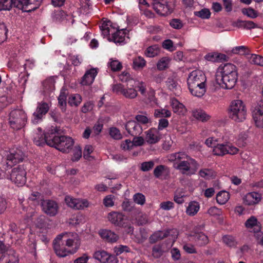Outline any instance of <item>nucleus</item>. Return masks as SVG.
<instances>
[{
    "mask_svg": "<svg viewBox=\"0 0 263 263\" xmlns=\"http://www.w3.org/2000/svg\"><path fill=\"white\" fill-rule=\"evenodd\" d=\"M168 159L173 163L174 168L186 176L195 174L199 167L196 160L183 152L171 154L168 156Z\"/></svg>",
    "mask_w": 263,
    "mask_h": 263,
    "instance_id": "1",
    "label": "nucleus"
},
{
    "mask_svg": "<svg viewBox=\"0 0 263 263\" xmlns=\"http://www.w3.org/2000/svg\"><path fill=\"white\" fill-rule=\"evenodd\" d=\"M206 78L203 71L195 70L190 72L187 83L191 94L199 98L202 97L206 92Z\"/></svg>",
    "mask_w": 263,
    "mask_h": 263,
    "instance_id": "2",
    "label": "nucleus"
},
{
    "mask_svg": "<svg viewBox=\"0 0 263 263\" xmlns=\"http://www.w3.org/2000/svg\"><path fill=\"white\" fill-rule=\"evenodd\" d=\"M57 127L54 128V134L52 138L47 137L48 145L55 147L57 149L64 153L69 152L73 144V140L67 136H58L56 134L59 133Z\"/></svg>",
    "mask_w": 263,
    "mask_h": 263,
    "instance_id": "3",
    "label": "nucleus"
},
{
    "mask_svg": "<svg viewBox=\"0 0 263 263\" xmlns=\"http://www.w3.org/2000/svg\"><path fill=\"white\" fill-rule=\"evenodd\" d=\"M229 117L236 122H243L246 119L247 108L241 100L232 101L229 109Z\"/></svg>",
    "mask_w": 263,
    "mask_h": 263,
    "instance_id": "4",
    "label": "nucleus"
},
{
    "mask_svg": "<svg viewBox=\"0 0 263 263\" xmlns=\"http://www.w3.org/2000/svg\"><path fill=\"white\" fill-rule=\"evenodd\" d=\"M27 121V116L22 109H14L9 114V124L15 130L23 128Z\"/></svg>",
    "mask_w": 263,
    "mask_h": 263,
    "instance_id": "5",
    "label": "nucleus"
},
{
    "mask_svg": "<svg viewBox=\"0 0 263 263\" xmlns=\"http://www.w3.org/2000/svg\"><path fill=\"white\" fill-rule=\"evenodd\" d=\"M107 219L112 224L123 228L127 227V232L132 233L134 228L130 226L129 220L122 213L111 212L108 214Z\"/></svg>",
    "mask_w": 263,
    "mask_h": 263,
    "instance_id": "6",
    "label": "nucleus"
},
{
    "mask_svg": "<svg viewBox=\"0 0 263 263\" xmlns=\"http://www.w3.org/2000/svg\"><path fill=\"white\" fill-rule=\"evenodd\" d=\"M66 242V246L71 248L72 253L75 252L80 245V239L78 235L73 232H65L58 235L57 236V240H62Z\"/></svg>",
    "mask_w": 263,
    "mask_h": 263,
    "instance_id": "7",
    "label": "nucleus"
},
{
    "mask_svg": "<svg viewBox=\"0 0 263 263\" xmlns=\"http://www.w3.org/2000/svg\"><path fill=\"white\" fill-rule=\"evenodd\" d=\"M24 157V155L23 152L18 148H13L5 151L4 156L6 164L10 167L22 162Z\"/></svg>",
    "mask_w": 263,
    "mask_h": 263,
    "instance_id": "8",
    "label": "nucleus"
},
{
    "mask_svg": "<svg viewBox=\"0 0 263 263\" xmlns=\"http://www.w3.org/2000/svg\"><path fill=\"white\" fill-rule=\"evenodd\" d=\"M178 235V232L177 229H168L155 232L150 237V239L152 242H155L165 238H168L173 243L177 238Z\"/></svg>",
    "mask_w": 263,
    "mask_h": 263,
    "instance_id": "9",
    "label": "nucleus"
},
{
    "mask_svg": "<svg viewBox=\"0 0 263 263\" xmlns=\"http://www.w3.org/2000/svg\"><path fill=\"white\" fill-rule=\"evenodd\" d=\"M153 7L158 14L166 16L170 14L173 12L174 8V4L173 2L161 0L154 2Z\"/></svg>",
    "mask_w": 263,
    "mask_h": 263,
    "instance_id": "10",
    "label": "nucleus"
},
{
    "mask_svg": "<svg viewBox=\"0 0 263 263\" xmlns=\"http://www.w3.org/2000/svg\"><path fill=\"white\" fill-rule=\"evenodd\" d=\"M26 172L24 166L19 165L12 170L9 178L15 184L22 186L26 182Z\"/></svg>",
    "mask_w": 263,
    "mask_h": 263,
    "instance_id": "11",
    "label": "nucleus"
},
{
    "mask_svg": "<svg viewBox=\"0 0 263 263\" xmlns=\"http://www.w3.org/2000/svg\"><path fill=\"white\" fill-rule=\"evenodd\" d=\"M134 87L127 85L125 87L123 85L118 84L113 85L112 89L114 92L120 93L127 99H133L138 96V92Z\"/></svg>",
    "mask_w": 263,
    "mask_h": 263,
    "instance_id": "12",
    "label": "nucleus"
},
{
    "mask_svg": "<svg viewBox=\"0 0 263 263\" xmlns=\"http://www.w3.org/2000/svg\"><path fill=\"white\" fill-rule=\"evenodd\" d=\"M238 75L237 68L231 63L221 64L217 69L215 77L220 78L226 76Z\"/></svg>",
    "mask_w": 263,
    "mask_h": 263,
    "instance_id": "13",
    "label": "nucleus"
},
{
    "mask_svg": "<svg viewBox=\"0 0 263 263\" xmlns=\"http://www.w3.org/2000/svg\"><path fill=\"white\" fill-rule=\"evenodd\" d=\"M65 201L68 206L75 210H83L89 205L87 200L74 198L70 196L65 197Z\"/></svg>",
    "mask_w": 263,
    "mask_h": 263,
    "instance_id": "14",
    "label": "nucleus"
},
{
    "mask_svg": "<svg viewBox=\"0 0 263 263\" xmlns=\"http://www.w3.org/2000/svg\"><path fill=\"white\" fill-rule=\"evenodd\" d=\"M0 251V263H18V258L14 250L7 248Z\"/></svg>",
    "mask_w": 263,
    "mask_h": 263,
    "instance_id": "15",
    "label": "nucleus"
},
{
    "mask_svg": "<svg viewBox=\"0 0 263 263\" xmlns=\"http://www.w3.org/2000/svg\"><path fill=\"white\" fill-rule=\"evenodd\" d=\"M252 117L256 126L263 128V101H259L252 109Z\"/></svg>",
    "mask_w": 263,
    "mask_h": 263,
    "instance_id": "16",
    "label": "nucleus"
},
{
    "mask_svg": "<svg viewBox=\"0 0 263 263\" xmlns=\"http://www.w3.org/2000/svg\"><path fill=\"white\" fill-rule=\"evenodd\" d=\"M238 80V75L216 78V81L219 86L224 89H232Z\"/></svg>",
    "mask_w": 263,
    "mask_h": 263,
    "instance_id": "17",
    "label": "nucleus"
},
{
    "mask_svg": "<svg viewBox=\"0 0 263 263\" xmlns=\"http://www.w3.org/2000/svg\"><path fill=\"white\" fill-rule=\"evenodd\" d=\"M54 128H55V127L52 126L51 129L49 130L45 135L42 134L40 128H37V133L34 135V143L38 146H41L45 143L48 145L47 137L52 138L54 134Z\"/></svg>",
    "mask_w": 263,
    "mask_h": 263,
    "instance_id": "18",
    "label": "nucleus"
},
{
    "mask_svg": "<svg viewBox=\"0 0 263 263\" xmlns=\"http://www.w3.org/2000/svg\"><path fill=\"white\" fill-rule=\"evenodd\" d=\"M43 211L50 216H55L58 212L59 207L57 203L50 200H43L42 203Z\"/></svg>",
    "mask_w": 263,
    "mask_h": 263,
    "instance_id": "19",
    "label": "nucleus"
},
{
    "mask_svg": "<svg viewBox=\"0 0 263 263\" xmlns=\"http://www.w3.org/2000/svg\"><path fill=\"white\" fill-rule=\"evenodd\" d=\"M49 108V105L46 103H42L39 104L36 111L33 114L32 122L34 124L37 123L45 115Z\"/></svg>",
    "mask_w": 263,
    "mask_h": 263,
    "instance_id": "20",
    "label": "nucleus"
},
{
    "mask_svg": "<svg viewBox=\"0 0 263 263\" xmlns=\"http://www.w3.org/2000/svg\"><path fill=\"white\" fill-rule=\"evenodd\" d=\"M116 26L110 21H103L101 25L100 26L102 35L105 37H109V35L111 34L112 36L117 30Z\"/></svg>",
    "mask_w": 263,
    "mask_h": 263,
    "instance_id": "21",
    "label": "nucleus"
},
{
    "mask_svg": "<svg viewBox=\"0 0 263 263\" xmlns=\"http://www.w3.org/2000/svg\"><path fill=\"white\" fill-rule=\"evenodd\" d=\"M165 85L168 90L175 95H178L181 92V88L177 79L174 76L168 77L165 81Z\"/></svg>",
    "mask_w": 263,
    "mask_h": 263,
    "instance_id": "22",
    "label": "nucleus"
},
{
    "mask_svg": "<svg viewBox=\"0 0 263 263\" xmlns=\"http://www.w3.org/2000/svg\"><path fill=\"white\" fill-rule=\"evenodd\" d=\"M125 127L128 133L132 136L140 135L142 128L139 123L136 121H129L125 125Z\"/></svg>",
    "mask_w": 263,
    "mask_h": 263,
    "instance_id": "23",
    "label": "nucleus"
},
{
    "mask_svg": "<svg viewBox=\"0 0 263 263\" xmlns=\"http://www.w3.org/2000/svg\"><path fill=\"white\" fill-rule=\"evenodd\" d=\"M98 72V69L95 68L87 70L82 78L81 85L84 86L91 85L93 82Z\"/></svg>",
    "mask_w": 263,
    "mask_h": 263,
    "instance_id": "24",
    "label": "nucleus"
},
{
    "mask_svg": "<svg viewBox=\"0 0 263 263\" xmlns=\"http://www.w3.org/2000/svg\"><path fill=\"white\" fill-rule=\"evenodd\" d=\"M53 244L55 253L60 257H64L69 254L72 253L71 250L65 249L63 247L62 240H57V237L53 240Z\"/></svg>",
    "mask_w": 263,
    "mask_h": 263,
    "instance_id": "25",
    "label": "nucleus"
},
{
    "mask_svg": "<svg viewBox=\"0 0 263 263\" xmlns=\"http://www.w3.org/2000/svg\"><path fill=\"white\" fill-rule=\"evenodd\" d=\"M161 139V134L156 128H151L146 132V141L149 144L157 143Z\"/></svg>",
    "mask_w": 263,
    "mask_h": 263,
    "instance_id": "26",
    "label": "nucleus"
},
{
    "mask_svg": "<svg viewBox=\"0 0 263 263\" xmlns=\"http://www.w3.org/2000/svg\"><path fill=\"white\" fill-rule=\"evenodd\" d=\"M12 6L22 8L20 0H0V11L10 10Z\"/></svg>",
    "mask_w": 263,
    "mask_h": 263,
    "instance_id": "27",
    "label": "nucleus"
},
{
    "mask_svg": "<svg viewBox=\"0 0 263 263\" xmlns=\"http://www.w3.org/2000/svg\"><path fill=\"white\" fill-rule=\"evenodd\" d=\"M170 103L175 113L180 115H184L186 112L187 109L185 106L176 98H171Z\"/></svg>",
    "mask_w": 263,
    "mask_h": 263,
    "instance_id": "28",
    "label": "nucleus"
},
{
    "mask_svg": "<svg viewBox=\"0 0 263 263\" xmlns=\"http://www.w3.org/2000/svg\"><path fill=\"white\" fill-rule=\"evenodd\" d=\"M128 37L126 36V30H116L113 36L111 41L116 44L121 45L127 42Z\"/></svg>",
    "mask_w": 263,
    "mask_h": 263,
    "instance_id": "29",
    "label": "nucleus"
},
{
    "mask_svg": "<svg viewBox=\"0 0 263 263\" xmlns=\"http://www.w3.org/2000/svg\"><path fill=\"white\" fill-rule=\"evenodd\" d=\"M99 234L103 239L110 242H115L119 238L118 235L109 230H100Z\"/></svg>",
    "mask_w": 263,
    "mask_h": 263,
    "instance_id": "30",
    "label": "nucleus"
},
{
    "mask_svg": "<svg viewBox=\"0 0 263 263\" xmlns=\"http://www.w3.org/2000/svg\"><path fill=\"white\" fill-rule=\"evenodd\" d=\"M261 197L257 192H250L246 194L243 198V202L245 204L251 205L258 203L261 200Z\"/></svg>",
    "mask_w": 263,
    "mask_h": 263,
    "instance_id": "31",
    "label": "nucleus"
},
{
    "mask_svg": "<svg viewBox=\"0 0 263 263\" xmlns=\"http://www.w3.org/2000/svg\"><path fill=\"white\" fill-rule=\"evenodd\" d=\"M154 176L158 178H165L170 174L169 168L165 165H160L154 170Z\"/></svg>",
    "mask_w": 263,
    "mask_h": 263,
    "instance_id": "32",
    "label": "nucleus"
},
{
    "mask_svg": "<svg viewBox=\"0 0 263 263\" xmlns=\"http://www.w3.org/2000/svg\"><path fill=\"white\" fill-rule=\"evenodd\" d=\"M192 115L196 119L201 122L208 121L210 116L201 109H194L192 110Z\"/></svg>",
    "mask_w": 263,
    "mask_h": 263,
    "instance_id": "33",
    "label": "nucleus"
},
{
    "mask_svg": "<svg viewBox=\"0 0 263 263\" xmlns=\"http://www.w3.org/2000/svg\"><path fill=\"white\" fill-rule=\"evenodd\" d=\"M245 225L248 229H253L254 232L256 233L255 234V236L257 234H258L259 232H260L259 223L258 222L257 219L254 216H252L249 219H248L246 221Z\"/></svg>",
    "mask_w": 263,
    "mask_h": 263,
    "instance_id": "34",
    "label": "nucleus"
},
{
    "mask_svg": "<svg viewBox=\"0 0 263 263\" xmlns=\"http://www.w3.org/2000/svg\"><path fill=\"white\" fill-rule=\"evenodd\" d=\"M161 48L159 45L155 44L147 47L144 51V55L148 58H154L160 53Z\"/></svg>",
    "mask_w": 263,
    "mask_h": 263,
    "instance_id": "35",
    "label": "nucleus"
},
{
    "mask_svg": "<svg viewBox=\"0 0 263 263\" xmlns=\"http://www.w3.org/2000/svg\"><path fill=\"white\" fill-rule=\"evenodd\" d=\"M146 65V61L141 56L135 57L133 60V68L136 70L142 69Z\"/></svg>",
    "mask_w": 263,
    "mask_h": 263,
    "instance_id": "36",
    "label": "nucleus"
},
{
    "mask_svg": "<svg viewBox=\"0 0 263 263\" xmlns=\"http://www.w3.org/2000/svg\"><path fill=\"white\" fill-rule=\"evenodd\" d=\"M200 205L198 202L193 201L189 203L186 209V214L191 216H194L199 211Z\"/></svg>",
    "mask_w": 263,
    "mask_h": 263,
    "instance_id": "37",
    "label": "nucleus"
},
{
    "mask_svg": "<svg viewBox=\"0 0 263 263\" xmlns=\"http://www.w3.org/2000/svg\"><path fill=\"white\" fill-rule=\"evenodd\" d=\"M191 236H187L186 239H184L182 242V246L183 249L184 251L189 254H194L197 253L196 249L195 246L187 242V240H190V237Z\"/></svg>",
    "mask_w": 263,
    "mask_h": 263,
    "instance_id": "38",
    "label": "nucleus"
},
{
    "mask_svg": "<svg viewBox=\"0 0 263 263\" xmlns=\"http://www.w3.org/2000/svg\"><path fill=\"white\" fill-rule=\"evenodd\" d=\"M21 3L22 5V8L21 9L27 11L26 10L25 7L28 6V5H34V7H31L30 9L34 10L37 8L42 3L43 0H20Z\"/></svg>",
    "mask_w": 263,
    "mask_h": 263,
    "instance_id": "39",
    "label": "nucleus"
},
{
    "mask_svg": "<svg viewBox=\"0 0 263 263\" xmlns=\"http://www.w3.org/2000/svg\"><path fill=\"white\" fill-rule=\"evenodd\" d=\"M171 59L168 57H164L159 59L156 66L159 70H164L169 67Z\"/></svg>",
    "mask_w": 263,
    "mask_h": 263,
    "instance_id": "40",
    "label": "nucleus"
},
{
    "mask_svg": "<svg viewBox=\"0 0 263 263\" xmlns=\"http://www.w3.org/2000/svg\"><path fill=\"white\" fill-rule=\"evenodd\" d=\"M119 79L122 82L127 83V85L130 86H134V83L136 80L131 78L130 74L125 71L122 72L119 76Z\"/></svg>",
    "mask_w": 263,
    "mask_h": 263,
    "instance_id": "41",
    "label": "nucleus"
},
{
    "mask_svg": "<svg viewBox=\"0 0 263 263\" xmlns=\"http://www.w3.org/2000/svg\"><path fill=\"white\" fill-rule=\"evenodd\" d=\"M247 58L251 63L263 66V57L255 54H248Z\"/></svg>",
    "mask_w": 263,
    "mask_h": 263,
    "instance_id": "42",
    "label": "nucleus"
},
{
    "mask_svg": "<svg viewBox=\"0 0 263 263\" xmlns=\"http://www.w3.org/2000/svg\"><path fill=\"white\" fill-rule=\"evenodd\" d=\"M213 153L214 155L222 156L226 155L225 143L217 144L213 148Z\"/></svg>",
    "mask_w": 263,
    "mask_h": 263,
    "instance_id": "43",
    "label": "nucleus"
},
{
    "mask_svg": "<svg viewBox=\"0 0 263 263\" xmlns=\"http://www.w3.org/2000/svg\"><path fill=\"white\" fill-rule=\"evenodd\" d=\"M199 175L202 178L210 179L216 176V173L212 169L203 168L199 171Z\"/></svg>",
    "mask_w": 263,
    "mask_h": 263,
    "instance_id": "44",
    "label": "nucleus"
},
{
    "mask_svg": "<svg viewBox=\"0 0 263 263\" xmlns=\"http://www.w3.org/2000/svg\"><path fill=\"white\" fill-rule=\"evenodd\" d=\"M108 254L104 250L97 251L94 253L93 257L95 259L99 260L101 262L105 263L107 260V257H108Z\"/></svg>",
    "mask_w": 263,
    "mask_h": 263,
    "instance_id": "45",
    "label": "nucleus"
},
{
    "mask_svg": "<svg viewBox=\"0 0 263 263\" xmlns=\"http://www.w3.org/2000/svg\"><path fill=\"white\" fill-rule=\"evenodd\" d=\"M229 198V194L226 191L219 192L216 196L217 202L220 204H225Z\"/></svg>",
    "mask_w": 263,
    "mask_h": 263,
    "instance_id": "46",
    "label": "nucleus"
},
{
    "mask_svg": "<svg viewBox=\"0 0 263 263\" xmlns=\"http://www.w3.org/2000/svg\"><path fill=\"white\" fill-rule=\"evenodd\" d=\"M194 239L200 246L205 245L209 242L208 236L202 232L196 233L194 236Z\"/></svg>",
    "mask_w": 263,
    "mask_h": 263,
    "instance_id": "47",
    "label": "nucleus"
},
{
    "mask_svg": "<svg viewBox=\"0 0 263 263\" xmlns=\"http://www.w3.org/2000/svg\"><path fill=\"white\" fill-rule=\"evenodd\" d=\"M222 241L226 245L230 248L236 247L237 245V242L235 238L232 235H227L223 236Z\"/></svg>",
    "mask_w": 263,
    "mask_h": 263,
    "instance_id": "48",
    "label": "nucleus"
},
{
    "mask_svg": "<svg viewBox=\"0 0 263 263\" xmlns=\"http://www.w3.org/2000/svg\"><path fill=\"white\" fill-rule=\"evenodd\" d=\"M185 197L183 189H178L174 195V200L178 204H182L184 202Z\"/></svg>",
    "mask_w": 263,
    "mask_h": 263,
    "instance_id": "49",
    "label": "nucleus"
},
{
    "mask_svg": "<svg viewBox=\"0 0 263 263\" xmlns=\"http://www.w3.org/2000/svg\"><path fill=\"white\" fill-rule=\"evenodd\" d=\"M84 222V217L82 214H78L73 215L69 220V223L71 225L76 226Z\"/></svg>",
    "mask_w": 263,
    "mask_h": 263,
    "instance_id": "50",
    "label": "nucleus"
},
{
    "mask_svg": "<svg viewBox=\"0 0 263 263\" xmlns=\"http://www.w3.org/2000/svg\"><path fill=\"white\" fill-rule=\"evenodd\" d=\"M66 16L71 19V16L67 15L65 12L60 9L54 11L52 14V17L55 21H62Z\"/></svg>",
    "mask_w": 263,
    "mask_h": 263,
    "instance_id": "51",
    "label": "nucleus"
},
{
    "mask_svg": "<svg viewBox=\"0 0 263 263\" xmlns=\"http://www.w3.org/2000/svg\"><path fill=\"white\" fill-rule=\"evenodd\" d=\"M55 81L53 78H50L46 79L43 83V85L45 89V91H52L54 89Z\"/></svg>",
    "mask_w": 263,
    "mask_h": 263,
    "instance_id": "52",
    "label": "nucleus"
},
{
    "mask_svg": "<svg viewBox=\"0 0 263 263\" xmlns=\"http://www.w3.org/2000/svg\"><path fill=\"white\" fill-rule=\"evenodd\" d=\"M155 116L157 118H168L171 116V111L166 108H160L155 110Z\"/></svg>",
    "mask_w": 263,
    "mask_h": 263,
    "instance_id": "53",
    "label": "nucleus"
},
{
    "mask_svg": "<svg viewBox=\"0 0 263 263\" xmlns=\"http://www.w3.org/2000/svg\"><path fill=\"white\" fill-rule=\"evenodd\" d=\"M82 101L81 96L79 94H73L69 96L68 99V104L72 106H78Z\"/></svg>",
    "mask_w": 263,
    "mask_h": 263,
    "instance_id": "54",
    "label": "nucleus"
},
{
    "mask_svg": "<svg viewBox=\"0 0 263 263\" xmlns=\"http://www.w3.org/2000/svg\"><path fill=\"white\" fill-rule=\"evenodd\" d=\"M108 66L113 71H119L122 67L121 63L118 60L114 59H110L109 60V62L108 63Z\"/></svg>",
    "mask_w": 263,
    "mask_h": 263,
    "instance_id": "55",
    "label": "nucleus"
},
{
    "mask_svg": "<svg viewBox=\"0 0 263 263\" xmlns=\"http://www.w3.org/2000/svg\"><path fill=\"white\" fill-rule=\"evenodd\" d=\"M66 93L64 91H61L58 97V103L63 112L66 111Z\"/></svg>",
    "mask_w": 263,
    "mask_h": 263,
    "instance_id": "56",
    "label": "nucleus"
},
{
    "mask_svg": "<svg viewBox=\"0 0 263 263\" xmlns=\"http://www.w3.org/2000/svg\"><path fill=\"white\" fill-rule=\"evenodd\" d=\"M219 139V141L223 142V143H230L231 141H233L234 137L233 135L229 132H226L222 135H220L218 137Z\"/></svg>",
    "mask_w": 263,
    "mask_h": 263,
    "instance_id": "57",
    "label": "nucleus"
},
{
    "mask_svg": "<svg viewBox=\"0 0 263 263\" xmlns=\"http://www.w3.org/2000/svg\"><path fill=\"white\" fill-rule=\"evenodd\" d=\"M7 32L8 29L6 25L4 22L0 21V44L7 39Z\"/></svg>",
    "mask_w": 263,
    "mask_h": 263,
    "instance_id": "58",
    "label": "nucleus"
},
{
    "mask_svg": "<svg viewBox=\"0 0 263 263\" xmlns=\"http://www.w3.org/2000/svg\"><path fill=\"white\" fill-rule=\"evenodd\" d=\"M170 25L174 29L179 30L183 27L182 21L179 18H173L170 21Z\"/></svg>",
    "mask_w": 263,
    "mask_h": 263,
    "instance_id": "59",
    "label": "nucleus"
},
{
    "mask_svg": "<svg viewBox=\"0 0 263 263\" xmlns=\"http://www.w3.org/2000/svg\"><path fill=\"white\" fill-rule=\"evenodd\" d=\"M225 147L227 154L234 155L238 154L239 152V149L231 143H225Z\"/></svg>",
    "mask_w": 263,
    "mask_h": 263,
    "instance_id": "60",
    "label": "nucleus"
},
{
    "mask_svg": "<svg viewBox=\"0 0 263 263\" xmlns=\"http://www.w3.org/2000/svg\"><path fill=\"white\" fill-rule=\"evenodd\" d=\"M114 251L116 255H119L124 252H129V248L127 246L119 245L114 247Z\"/></svg>",
    "mask_w": 263,
    "mask_h": 263,
    "instance_id": "61",
    "label": "nucleus"
},
{
    "mask_svg": "<svg viewBox=\"0 0 263 263\" xmlns=\"http://www.w3.org/2000/svg\"><path fill=\"white\" fill-rule=\"evenodd\" d=\"M242 13L252 18H256L258 16L256 11L251 8L242 9Z\"/></svg>",
    "mask_w": 263,
    "mask_h": 263,
    "instance_id": "62",
    "label": "nucleus"
},
{
    "mask_svg": "<svg viewBox=\"0 0 263 263\" xmlns=\"http://www.w3.org/2000/svg\"><path fill=\"white\" fill-rule=\"evenodd\" d=\"M194 13L196 16L203 19L209 18L211 15L210 11L207 9H203L200 11H196Z\"/></svg>",
    "mask_w": 263,
    "mask_h": 263,
    "instance_id": "63",
    "label": "nucleus"
},
{
    "mask_svg": "<svg viewBox=\"0 0 263 263\" xmlns=\"http://www.w3.org/2000/svg\"><path fill=\"white\" fill-rule=\"evenodd\" d=\"M114 196L107 195L103 199V204L106 207H112L114 205Z\"/></svg>",
    "mask_w": 263,
    "mask_h": 263,
    "instance_id": "64",
    "label": "nucleus"
}]
</instances>
